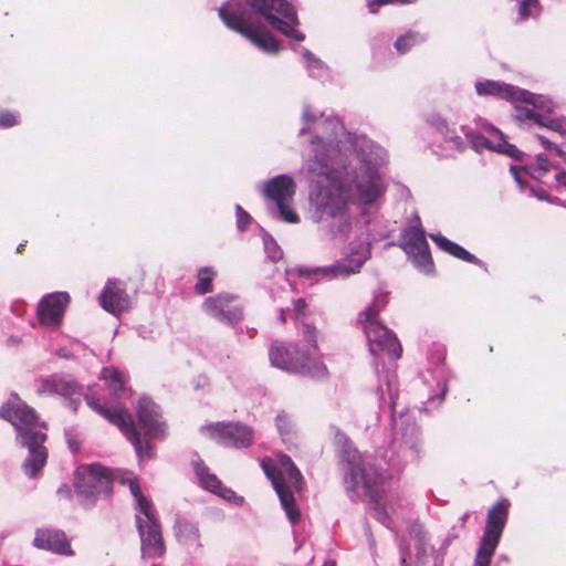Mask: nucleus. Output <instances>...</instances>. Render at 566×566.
Masks as SVG:
<instances>
[{"mask_svg":"<svg viewBox=\"0 0 566 566\" xmlns=\"http://www.w3.org/2000/svg\"><path fill=\"white\" fill-rule=\"evenodd\" d=\"M518 15L521 19L536 18L539 14L541 7L538 0H516Z\"/></svg>","mask_w":566,"mask_h":566,"instance_id":"72a5a7b5","label":"nucleus"},{"mask_svg":"<svg viewBox=\"0 0 566 566\" xmlns=\"http://www.w3.org/2000/svg\"><path fill=\"white\" fill-rule=\"evenodd\" d=\"M437 390L438 394L436 396H431L428 400L430 405L438 406L442 402L444 395L447 392V384L442 377H439L437 380Z\"/></svg>","mask_w":566,"mask_h":566,"instance_id":"ea45409f","label":"nucleus"},{"mask_svg":"<svg viewBox=\"0 0 566 566\" xmlns=\"http://www.w3.org/2000/svg\"><path fill=\"white\" fill-rule=\"evenodd\" d=\"M218 15L227 28L268 54L279 52L281 46L262 22L297 42L305 39L296 29V11L286 0H227L218 9Z\"/></svg>","mask_w":566,"mask_h":566,"instance_id":"f03ea898","label":"nucleus"},{"mask_svg":"<svg viewBox=\"0 0 566 566\" xmlns=\"http://www.w3.org/2000/svg\"><path fill=\"white\" fill-rule=\"evenodd\" d=\"M475 93L481 97H493L515 104L525 102L544 111L554 107L553 99L546 95L534 94L512 84L494 80H479L475 82Z\"/></svg>","mask_w":566,"mask_h":566,"instance_id":"4468645a","label":"nucleus"},{"mask_svg":"<svg viewBox=\"0 0 566 566\" xmlns=\"http://www.w3.org/2000/svg\"><path fill=\"white\" fill-rule=\"evenodd\" d=\"M429 124L451 149L463 151L470 146L476 153L490 150L511 158L520 156V150L505 139L503 133L486 122L476 123L475 128L467 125L457 127L440 115H432Z\"/></svg>","mask_w":566,"mask_h":566,"instance_id":"423d86ee","label":"nucleus"},{"mask_svg":"<svg viewBox=\"0 0 566 566\" xmlns=\"http://www.w3.org/2000/svg\"><path fill=\"white\" fill-rule=\"evenodd\" d=\"M237 226L240 231H244L251 222V216L242 209L241 206L235 207Z\"/></svg>","mask_w":566,"mask_h":566,"instance_id":"a19ab883","label":"nucleus"},{"mask_svg":"<svg viewBox=\"0 0 566 566\" xmlns=\"http://www.w3.org/2000/svg\"><path fill=\"white\" fill-rule=\"evenodd\" d=\"M302 333H303L304 339L311 345V347L316 349L317 340H318V331L310 324H303Z\"/></svg>","mask_w":566,"mask_h":566,"instance_id":"58836bf2","label":"nucleus"},{"mask_svg":"<svg viewBox=\"0 0 566 566\" xmlns=\"http://www.w3.org/2000/svg\"><path fill=\"white\" fill-rule=\"evenodd\" d=\"M59 356L65 357V358L70 357L69 354L66 352H64L63 349L59 350Z\"/></svg>","mask_w":566,"mask_h":566,"instance_id":"8fccbe9b","label":"nucleus"},{"mask_svg":"<svg viewBox=\"0 0 566 566\" xmlns=\"http://www.w3.org/2000/svg\"><path fill=\"white\" fill-rule=\"evenodd\" d=\"M323 566H336L334 560H326Z\"/></svg>","mask_w":566,"mask_h":566,"instance_id":"3c124183","label":"nucleus"},{"mask_svg":"<svg viewBox=\"0 0 566 566\" xmlns=\"http://www.w3.org/2000/svg\"><path fill=\"white\" fill-rule=\"evenodd\" d=\"M307 304L303 298L293 301V315L295 319H302L305 317Z\"/></svg>","mask_w":566,"mask_h":566,"instance_id":"79ce46f5","label":"nucleus"},{"mask_svg":"<svg viewBox=\"0 0 566 566\" xmlns=\"http://www.w3.org/2000/svg\"><path fill=\"white\" fill-rule=\"evenodd\" d=\"M71 303L67 292H52L43 295L36 306V318L41 327L56 329L61 326Z\"/></svg>","mask_w":566,"mask_h":566,"instance_id":"f3484780","label":"nucleus"},{"mask_svg":"<svg viewBox=\"0 0 566 566\" xmlns=\"http://www.w3.org/2000/svg\"><path fill=\"white\" fill-rule=\"evenodd\" d=\"M427 36L416 31H408L395 41V49L399 54L408 53L413 46L423 43Z\"/></svg>","mask_w":566,"mask_h":566,"instance_id":"c756f323","label":"nucleus"},{"mask_svg":"<svg viewBox=\"0 0 566 566\" xmlns=\"http://www.w3.org/2000/svg\"><path fill=\"white\" fill-rule=\"evenodd\" d=\"M0 418L14 427L17 442L29 451L22 465L24 473L30 478L35 476L48 459V451L43 446L46 439L45 423L40 421L34 409L15 394L0 407Z\"/></svg>","mask_w":566,"mask_h":566,"instance_id":"39448f33","label":"nucleus"},{"mask_svg":"<svg viewBox=\"0 0 566 566\" xmlns=\"http://www.w3.org/2000/svg\"><path fill=\"white\" fill-rule=\"evenodd\" d=\"M36 392L39 395H57L70 399V408L74 411L77 409V402L73 396L80 392V387L71 376L55 374L41 379L38 382Z\"/></svg>","mask_w":566,"mask_h":566,"instance_id":"aec40b11","label":"nucleus"},{"mask_svg":"<svg viewBox=\"0 0 566 566\" xmlns=\"http://www.w3.org/2000/svg\"><path fill=\"white\" fill-rule=\"evenodd\" d=\"M510 502L500 499L488 511L483 535L479 542L472 566H491L509 516Z\"/></svg>","mask_w":566,"mask_h":566,"instance_id":"f8f14e48","label":"nucleus"},{"mask_svg":"<svg viewBox=\"0 0 566 566\" xmlns=\"http://www.w3.org/2000/svg\"><path fill=\"white\" fill-rule=\"evenodd\" d=\"M22 247H23L22 244H20V245L18 247V249H17V250H18V252H20V251L22 250Z\"/></svg>","mask_w":566,"mask_h":566,"instance_id":"603ef678","label":"nucleus"},{"mask_svg":"<svg viewBox=\"0 0 566 566\" xmlns=\"http://www.w3.org/2000/svg\"><path fill=\"white\" fill-rule=\"evenodd\" d=\"M553 103H554V107L549 111L541 109V108L535 107L534 105L527 104L525 102H518V103L512 104L514 106L513 117L520 123L532 120L536 124L537 116H542L543 113H552L556 108L557 104L554 101H553Z\"/></svg>","mask_w":566,"mask_h":566,"instance_id":"cd10ccee","label":"nucleus"},{"mask_svg":"<svg viewBox=\"0 0 566 566\" xmlns=\"http://www.w3.org/2000/svg\"><path fill=\"white\" fill-rule=\"evenodd\" d=\"M511 172L522 188L527 182V177L542 184L555 187L557 190L566 189V171H558L548 159L539 154L536 163L526 167L511 166Z\"/></svg>","mask_w":566,"mask_h":566,"instance_id":"dca6fc26","label":"nucleus"},{"mask_svg":"<svg viewBox=\"0 0 566 566\" xmlns=\"http://www.w3.org/2000/svg\"><path fill=\"white\" fill-rule=\"evenodd\" d=\"M101 306L108 313L119 314L130 307V298L126 293L125 283L109 279L101 292Z\"/></svg>","mask_w":566,"mask_h":566,"instance_id":"4be33fe9","label":"nucleus"},{"mask_svg":"<svg viewBox=\"0 0 566 566\" xmlns=\"http://www.w3.org/2000/svg\"><path fill=\"white\" fill-rule=\"evenodd\" d=\"M388 301V293L375 294L371 303L359 313L358 323L366 335L370 355L395 360L401 355V345L396 335L378 321V315L387 306Z\"/></svg>","mask_w":566,"mask_h":566,"instance_id":"1a4fd4ad","label":"nucleus"},{"mask_svg":"<svg viewBox=\"0 0 566 566\" xmlns=\"http://www.w3.org/2000/svg\"><path fill=\"white\" fill-rule=\"evenodd\" d=\"M84 399L92 410L120 430L133 444L139 460L154 457V447L149 440L164 439L167 430L157 403L148 397H140L136 406L137 424H135L124 407L105 400L94 388H88Z\"/></svg>","mask_w":566,"mask_h":566,"instance_id":"20e7f679","label":"nucleus"},{"mask_svg":"<svg viewBox=\"0 0 566 566\" xmlns=\"http://www.w3.org/2000/svg\"><path fill=\"white\" fill-rule=\"evenodd\" d=\"M530 179L531 178L527 177V179H526L527 182L524 185L523 189L528 188L532 196L536 197L539 200H547V193H546V191L544 189H542V188H534L532 186H528V180ZM520 188L522 189L521 186H520Z\"/></svg>","mask_w":566,"mask_h":566,"instance_id":"c03bdc74","label":"nucleus"},{"mask_svg":"<svg viewBox=\"0 0 566 566\" xmlns=\"http://www.w3.org/2000/svg\"><path fill=\"white\" fill-rule=\"evenodd\" d=\"M416 0H368L369 12L376 13L381 6L386 4H407L412 3Z\"/></svg>","mask_w":566,"mask_h":566,"instance_id":"4c0bfd02","label":"nucleus"},{"mask_svg":"<svg viewBox=\"0 0 566 566\" xmlns=\"http://www.w3.org/2000/svg\"><path fill=\"white\" fill-rule=\"evenodd\" d=\"M101 379L105 382L109 392L120 399L126 396L128 390L126 388L127 375L125 371L115 367H105L101 371Z\"/></svg>","mask_w":566,"mask_h":566,"instance_id":"393cba45","label":"nucleus"},{"mask_svg":"<svg viewBox=\"0 0 566 566\" xmlns=\"http://www.w3.org/2000/svg\"><path fill=\"white\" fill-rule=\"evenodd\" d=\"M365 535H366L367 541H368V543H369V547H370V549H371V551H374V549H375V546H376V542H375V538H374V536H373V534H371V532H370V528H369V527H366V528H365Z\"/></svg>","mask_w":566,"mask_h":566,"instance_id":"a18cd8bd","label":"nucleus"},{"mask_svg":"<svg viewBox=\"0 0 566 566\" xmlns=\"http://www.w3.org/2000/svg\"><path fill=\"white\" fill-rule=\"evenodd\" d=\"M192 467L201 488L237 505L243 503V497L237 495L231 489L226 488L201 460L192 461Z\"/></svg>","mask_w":566,"mask_h":566,"instance_id":"412c9836","label":"nucleus"},{"mask_svg":"<svg viewBox=\"0 0 566 566\" xmlns=\"http://www.w3.org/2000/svg\"><path fill=\"white\" fill-rule=\"evenodd\" d=\"M263 244L265 253L271 261L276 262L282 259L283 252L279 244L276 243V241L271 235H263Z\"/></svg>","mask_w":566,"mask_h":566,"instance_id":"f704fd0d","label":"nucleus"},{"mask_svg":"<svg viewBox=\"0 0 566 566\" xmlns=\"http://www.w3.org/2000/svg\"><path fill=\"white\" fill-rule=\"evenodd\" d=\"M302 56L304 59L305 66L311 76L317 77L319 80L328 76V67L325 63L315 56L311 51L303 48L301 50Z\"/></svg>","mask_w":566,"mask_h":566,"instance_id":"c85d7f7f","label":"nucleus"},{"mask_svg":"<svg viewBox=\"0 0 566 566\" xmlns=\"http://www.w3.org/2000/svg\"><path fill=\"white\" fill-rule=\"evenodd\" d=\"M551 113H543L542 116L536 117V125L545 127L552 132L558 133L560 136L566 137V118L551 116Z\"/></svg>","mask_w":566,"mask_h":566,"instance_id":"2f4dec72","label":"nucleus"},{"mask_svg":"<svg viewBox=\"0 0 566 566\" xmlns=\"http://www.w3.org/2000/svg\"><path fill=\"white\" fill-rule=\"evenodd\" d=\"M269 358L272 366L287 373L301 374L316 379L328 376L326 365L321 358H313L296 344L275 343L270 347Z\"/></svg>","mask_w":566,"mask_h":566,"instance_id":"9b49d317","label":"nucleus"},{"mask_svg":"<svg viewBox=\"0 0 566 566\" xmlns=\"http://www.w3.org/2000/svg\"><path fill=\"white\" fill-rule=\"evenodd\" d=\"M113 474L109 469L98 464H84L74 475L75 492L85 506H92L96 499L112 490Z\"/></svg>","mask_w":566,"mask_h":566,"instance_id":"ddd939ff","label":"nucleus"},{"mask_svg":"<svg viewBox=\"0 0 566 566\" xmlns=\"http://www.w3.org/2000/svg\"><path fill=\"white\" fill-rule=\"evenodd\" d=\"M20 124V117L17 113L10 111H0V128H10Z\"/></svg>","mask_w":566,"mask_h":566,"instance_id":"e433bc0d","label":"nucleus"},{"mask_svg":"<svg viewBox=\"0 0 566 566\" xmlns=\"http://www.w3.org/2000/svg\"><path fill=\"white\" fill-rule=\"evenodd\" d=\"M120 483L127 485L135 501V523L140 538V558L143 566H165L166 545L157 512L142 493L137 478L126 473Z\"/></svg>","mask_w":566,"mask_h":566,"instance_id":"0eeeda50","label":"nucleus"},{"mask_svg":"<svg viewBox=\"0 0 566 566\" xmlns=\"http://www.w3.org/2000/svg\"><path fill=\"white\" fill-rule=\"evenodd\" d=\"M217 272L211 266L200 268L197 273L198 281L195 285L196 293L203 295L211 291V284Z\"/></svg>","mask_w":566,"mask_h":566,"instance_id":"473e14b6","label":"nucleus"},{"mask_svg":"<svg viewBox=\"0 0 566 566\" xmlns=\"http://www.w3.org/2000/svg\"><path fill=\"white\" fill-rule=\"evenodd\" d=\"M431 240L440 248L442 251L469 263L478 264L480 261L464 248L459 245L458 243L450 241L446 237L440 233H431Z\"/></svg>","mask_w":566,"mask_h":566,"instance_id":"bb28decb","label":"nucleus"},{"mask_svg":"<svg viewBox=\"0 0 566 566\" xmlns=\"http://www.w3.org/2000/svg\"><path fill=\"white\" fill-rule=\"evenodd\" d=\"M424 554H426V551H424V547L422 544V538L419 537L417 541V558L420 559Z\"/></svg>","mask_w":566,"mask_h":566,"instance_id":"49530a36","label":"nucleus"},{"mask_svg":"<svg viewBox=\"0 0 566 566\" xmlns=\"http://www.w3.org/2000/svg\"><path fill=\"white\" fill-rule=\"evenodd\" d=\"M33 545L40 549H45L60 555H74L65 534L57 530H38L33 539Z\"/></svg>","mask_w":566,"mask_h":566,"instance_id":"5701e85b","label":"nucleus"},{"mask_svg":"<svg viewBox=\"0 0 566 566\" xmlns=\"http://www.w3.org/2000/svg\"><path fill=\"white\" fill-rule=\"evenodd\" d=\"M337 441L345 442L342 450L343 482L347 495L358 500L363 494L373 502L374 517L387 528L397 533L400 526L409 520L410 509L400 500L390 499L384 504L379 496L386 490L387 474L379 471L369 455H363L343 433L336 434Z\"/></svg>","mask_w":566,"mask_h":566,"instance_id":"7ed1b4c3","label":"nucleus"},{"mask_svg":"<svg viewBox=\"0 0 566 566\" xmlns=\"http://www.w3.org/2000/svg\"><path fill=\"white\" fill-rule=\"evenodd\" d=\"M296 184L289 175H277L263 184L262 193L275 203L272 216L287 223H298L300 217L293 209Z\"/></svg>","mask_w":566,"mask_h":566,"instance_id":"2eb2a0df","label":"nucleus"},{"mask_svg":"<svg viewBox=\"0 0 566 566\" xmlns=\"http://www.w3.org/2000/svg\"><path fill=\"white\" fill-rule=\"evenodd\" d=\"M234 295L228 293H220L210 296L202 303L203 312L228 325H235L243 318V308L238 304H233Z\"/></svg>","mask_w":566,"mask_h":566,"instance_id":"6ab92c4d","label":"nucleus"},{"mask_svg":"<svg viewBox=\"0 0 566 566\" xmlns=\"http://www.w3.org/2000/svg\"><path fill=\"white\" fill-rule=\"evenodd\" d=\"M201 430L224 447L242 449L249 447L253 440L252 429L240 422L210 423Z\"/></svg>","mask_w":566,"mask_h":566,"instance_id":"a211bd4d","label":"nucleus"},{"mask_svg":"<svg viewBox=\"0 0 566 566\" xmlns=\"http://www.w3.org/2000/svg\"><path fill=\"white\" fill-rule=\"evenodd\" d=\"M424 231L420 226L406 228L400 234V247L409 254L428 247Z\"/></svg>","mask_w":566,"mask_h":566,"instance_id":"a878e982","label":"nucleus"},{"mask_svg":"<svg viewBox=\"0 0 566 566\" xmlns=\"http://www.w3.org/2000/svg\"><path fill=\"white\" fill-rule=\"evenodd\" d=\"M537 139L539 140V143L542 144V146L544 148H546L547 150L554 151L560 158L564 157V151L559 146L549 142L546 137H544L542 135H538Z\"/></svg>","mask_w":566,"mask_h":566,"instance_id":"37998d69","label":"nucleus"},{"mask_svg":"<svg viewBox=\"0 0 566 566\" xmlns=\"http://www.w3.org/2000/svg\"><path fill=\"white\" fill-rule=\"evenodd\" d=\"M175 536L179 544L191 551H198L203 545L201 533L197 524L185 518H178L174 526Z\"/></svg>","mask_w":566,"mask_h":566,"instance_id":"b1692460","label":"nucleus"},{"mask_svg":"<svg viewBox=\"0 0 566 566\" xmlns=\"http://www.w3.org/2000/svg\"><path fill=\"white\" fill-rule=\"evenodd\" d=\"M411 258L412 264L424 274H432L434 271L433 261L429 250V245L408 254Z\"/></svg>","mask_w":566,"mask_h":566,"instance_id":"7c9ffc66","label":"nucleus"},{"mask_svg":"<svg viewBox=\"0 0 566 566\" xmlns=\"http://www.w3.org/2000/svg\"><path fill=\"white\" fill-rule=\"evenodd\" d=\"M400 555H401L400 556V562H401V564H405L406 560H407V554H406V552H405V549H403L401 544H400Z\"/></svg>","mask_w":566,"mask_h":566,"instance_id":"09e8293b","label":"nucleus"},{"mask_svg":"<svg viewBox=\"0 0 566 566\" xmlns=\"http://www.w3.org/2000/svg\"><path fill=\"white\" fill-rule=\"evenodd\" d=\"M300 135L313 129L305 171L311 180L307 218L322 226L325 235L347 242L345 256L326 266H300L301 277L315 283L344 280L360 272L371 256L366 220L355 216L350 201L361 209H378L387 191L382 168L388 155L366 135L349 133L336 116L318 114L305 105Z\"/></svg>","mask_w":566,"mask_h":566,"instance_id":"f257e3e1","label":"nucleus"},{"mask_svg":"<svg viewBox=\"0 0 566 566\" xmlns=\"http://www.w3.org/2000/svg\"><path fill=\"white\" fill-rule=\"evenodd\" d=\"M279 319L281 323H285L286 321V310L280 308L279 311Z\"/></svg>","mask_w":566,"mask_h":566,"instance_id":"de8ad7c7","label":"nucleus"},{"mask_svg":"<svg viewBox=\"0 0 566 566\" xmlns=\"http://www.w3.org/2000/svg\"><path fill=\"white\" fill-rule=\"evenodd\" d=\"M275 424L281 436H287L294 428L293 419L290 415L284 411L277 413L275 417Z\"/></svg>","mask_w":566,"mask_h":566,"instance_id":"c9c22d12","label":"nucleus"},{"mask_svg":"<svg viewBox=\"0 0 566 566\" xmlns=\"http://www.w3.org/2000/svg\"><path fill=\"white\" fill-rule=\"evenodd\" d=\"M262 468L280 499L291 524L298 522L300 510L294 500V492L302 490L303 476L292 459L286 454H279L275 460H263Z\"/></svg>","mask_w":566,"mask_h":566,"instance_id":"9d476101","label":"nucleus"},{"mask_svg":"<svg viewBox=\"0 0 566 566\" xmlns=\"http://www.w3.org/2000/svg\"><path fill=\"white\" fill-rule=\"evenodd\" d=\"M378 385L375 392L378 397L380 408H389L391 411L392 424L396 430V437L399 436L402 444L408 451V458L411 460L418 458L420 452V430L415 419L408 413H400L396 417V398L398 395L397 375L392 369H379V363L375 365Z\"/></svg>","mask_w":566,"mask_h":566,"instance_id":"6e6552de","label":"nucleus"}]
</instances>
